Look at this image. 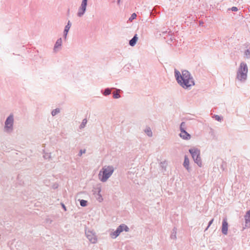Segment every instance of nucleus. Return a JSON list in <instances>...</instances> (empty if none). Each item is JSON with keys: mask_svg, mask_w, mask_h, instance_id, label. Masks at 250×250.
Instances as JSON below:
<instances>
[{"mask_svg": "<svg viewBox=\"0 0 250 250\" xmlns=\"http://www.w3.org/2000/svg\"><path fill=\"white\" fill-rule=\"evenodd\" d=\"M175 76L178 83L184 88H188L194 85L193 79L187 70H183L181 73L176 70Z\"/></svg>", "mask_w": 250, "mask_h": 250, "instance_id": "1", "label": "nucleus"}, {"mask_svg": "<svg viewBox=\"0 0 250 250\" xmlns=\"http://www.w3.org/2000/svg\"><path fill=\"white\" fill-rule=\"evenodd\" d=\"M114 169L112 167H105L100 171L99 177L100 179L105 182L111 175L113 172Z\"/></svg>", "mask_w": 250, "mask_h": 250, "instance_id": "2", "label": "nucleus"}, {"mask_svg": "<svg viewBox=\"0 0 250 250\" xmlns=\"http://www.w3.org/2000/svg\"><path fill=\"white\" fill-rule=\"evenodd\" d=\"M247 72L248 68L246 64L241 63L237 73V78L240 81L245 80L247 78Z\"/></svg>", "mask_w": 250, "mask_h": 250, "instance_id": "3", "label": "nucleus"}, {"mask_svg": "<svg viewBox=\"0 0 250 250\" xmlns=\"http://www.w3.org/2000/svg\"><path fill=\"white\" fill-rule=\"evenodd\" d=\"M185 126V123L183 122L181 124V133H180V137L184 139L188 140L190 138V135L187 133L184 129V128Z\"/></svg>", "mask_w": 250, "mask_h": 250, "instance_id": "4", "label": "nucleus"}, {"mask_svg": "<svg viewBox=\"0 0 250 250\" xmlns=\"http://www.w3.org/2000/svg\"><path fill=\"white\" fill-rule=\"evenodd\" d=\"M86 236L89 241L92 243H95L97 241V238L95 234L91 231H87L86 232Z\"/></svg>", "mask_w": 250, "mask_h": 250, "instance_id": "5", "label": "nucleus"}, {"mask_svg": "<svg viewBox=\"0 0 250 250\" xmlns=\"http://www.w3.org/2000/svg\"><path fill=\"white\" fill-rule=\"evenodd\" d=\"M87 0H83L82 2L81 8L78 13V15L79 17L82 16L86 10V7L87 5Z\"/></svg>", "mask_w": 250, "mask_h": 250, "instance_id": "6", "label": "nucleus"}, {"mask_svg": "<svg viewBox=\"0 0 250 250\" xmlns=\"http://www.w3.org/2000/svg\"><path fill=\"white\" fill-rule=\"evenodd\" d=\"M228 223L226 219H224L222 222V233L226 235L228 233Z\"/></svg>", "mask_w": 250, "mask_h": 250, "instance_id": "7", "label": "nucleus"}, {"mask_svg": "<svg viewBox=\"0 0 250 250\" xmlns=\"http://www.w3.org/2000/svg\"><path fill=\"white\" fill-rule=\"evenodd\" d=\"M13 123V116H10L7 119L5 122V127L6 128H11Z\"/></svg>", "mask_w": 250, "mask_h": 250, "instance_id": "8", "label": "nucleus"}, {"mask_svg": "<svg viewBox=\"0 0 250 250\" xmlns=\"http://www.w3.org/2000/svg\"><path fill=\"white\" fill-rule=\"evenodd\" d=\"M245 227L247 228L250 227V209L248 211L245 216Z\"/></svg>", "mask_w": 250, "mask_h": 250, "instance_id": "9", "label": "nucleus"}, {"mask_svg": "<svg viewBox=\"0 0 250 250\" xmlns=\"http://www.w3.org/2000/svg\"><path fill=\"white\" fill-rule=\"evenodd\" d=\"M189 152L192 155L193 159L199 158L200 155V151L198 149L196 148H191L189 149Z\"/></svg>", "mask_w": 250, "mask_h": 250, "instance_id": "10", "label": "nucleus"}, {"mask_svg": "<svg viewBox=\"0 0 250 250\" xmlns=\"http://www.w3.org/2000/svg\"><path fill=\"white\" fill-rule=\"evenodd\" d=\"M128 228L125 224L121 225L116 229V230L118 231L119 233H121L123 230L128 231Z\"/></svg>", "mask_w": 250, "mask_h": 250, "instance_id": "11", "label": "nucleus"}, {"mask_svg": "<svg viewBox=\"0 0 250 250\" xmlns=\"http://www.w3.org/2000/svg\"><path fill=\"white\" fill-rule=\"evenodd\" d=\"M138 40L137 35H135L134 37L130 41L129 44L130 45L133 46L135 45L137 41Z\"/></svg>", "mask_w": 250, "mask_h": 250, "instance_id": "12", "label": "nucleus"}, {"mask_svg": "<svg viewBox=\"0 0 250 250\" xmlns=\"http://www.w3.org/2000/svg\"><path fill=\"white\" fill-rule=\"evenodd\" d=\"M189 159H188V158L187 156H185L184 162V166L188 170H189Z\"/></svg>", "mask_w": 250, "mask_h": 250, "instance_id": "13", "label": "nucleus"}, {"mask_svg": "<svg viewBox=\"0 0 250 250\" xmlns=\"http://www.w3.org/2000/svg\"><path fill=\"white\" fill-rule=\"evenodd\" d=\"M70 26H71V24H70V21H69L67 24L65 26V29H64V36H65V38H66V36H67V33L70 28Z\"/></svg>", "mask_w": 250, "mask_h": 250, "instance_id": "14", "label": "nucleus"}, {"mask_svg": "<svg viewBox=\"0 0 250 250\" xmlns=\"http://www.w3.org/2000/svg\"><path fill=\"white\" fill-rule=\"evenodd\" d=\"M62 39L60 38V39H58L55 43V45L54 46L55 49H56L57 48L61 46L62 45Z\"/></svg>", "mask_w": 250, "mask_h": 250, "instance_id": "15", "label": "nucleus"}, {"mask_svg": "<svg viewBox=\"0 0 250 250\" xmlns=\"http://www.w3.org/2000/svg\"><path fill=\"white\" fill-rule=\"evenodd\" d=\"M195 162L197 163V164L199 166L201 167L202 166V162L200 159V157L199 156V158H195L194 159Z\"/></svg>", "mask_w": 250, "mask_h": 250, "instance_id": "16", "label": "nucleus"}, {"mask_svg": "<svg viewBox=\"0 0 250 250\" xmlns=\"http://www.w3.org/2000/svg\"><path fill=\"white\" fill-rule=\"evenodd\" d=\"M120 233H119V232L117 230L115 231L114 232L112 233L110 235H111V237L113 238H116L117 236H118L119 235Z\"/></svg>", "mask_w": 250, "mask_h": 250, "instance_id": "17", "label": "nucleus"}, {"mask_svg": "<svg viewBox=\"0 0 250 250\" xmlns=\"http://www.w3.org/2000/svg\"><path fill=\"white\" fill-rule=\"evenodd\" d=\"M120 233H119V232L117 230L115 231L114 232L112 233L110 235H111V237L113 238H116L117 236H118L119 235Z\"/></svg>", "mask_w": 250, "mask_h": 250, "instance_id": "18", "label": "nucleus"}, {"mask_svg": "<svg viewBox=\"0 0 250 250\" xmlns=\"http://www.w3.org/2000/svg\"><path fill=\"white\" fill-rule=\"evenodd\" d=\"M119 91H120V90H118L116 92H114L113 93V97L114 98L118 99L120 97V96L119 94Z\"/></svg>", "mask_w": 250, "mask_h": 250, "instance_id": "19", "label": "nucleus"}, {"mask_svg": "<svg viewBox=\"0 0 250 250\" xmlns=\"http://www.w3.org/2000/svg\"><path fill=\"white\" fill-rule=\"evenodd\" d=\"M80 205L82 207H85L87 205V201L84 200H82L80 201Z\"/></svg>", "mask_w": 250, "mask_h": 250, "instance_id": "20", "label": "nucleus"}, {"mask_svg": "<svg viewBox=\"0 0 250 250\" xmlns=\"http://www.w3.org/2000/svg\"><path fill=\"white\" fill-rule=\"evenodd\" d=\"M87 123V120L84 119L83 120L82 123L81 125V128H83Z\"/></svg>", "mask_w": 250, "mask_h": 250, "instance_id": "21", "label": "nucleus"}, {"mask_svg": "<svg viewBox=\"0 0 250 250\" xmlns=\"http://www.w3.org/2000/svg\"><path fill=\"white\" fill-rule=\"evenodd\" d=\"M60 112V110L59 109H56L52 111V115L53 116L56 115L57 113H58Z\"/></svg>", "mask_w": 250, "mask_h": 250, "instance_id": "22", "label": "nucleus"}, {"mask_svg": "<svg viewBox=\"0 0 250 250\" xmlns=\"http://www.w3.org/2000/svg\"><path fill=\"white\" fill-rule=\"evenodd\" d=\"M110 93H111V90L109 89H106L105 90V91L104 92V95H108L110 94Z\"/></svg>", "mask_w": 250, "mask_h": 250, "instance_id": "23", "label": "nucleus"}, {"mask_svg": "<svg viewBox=\"0 0 250 250\" xmlns=\"http://www.w3.org/2000/svg\"><path fill=\"white\" fill-rule=\"evenodd\" d=\"M214 118H215V120H216L219 122H221L222 119V118L218 115H215Z\"/></svg>", "mask_w": 250, "mask_h": 250, "instance_id": "24", "label": "nucleus"}, {"mask_svg": "<svg viewBox=\"0 0 250 250\" xmlns=\"http://www.w3.org/2000/svg\"><path fill=\"white\" fill-rule=\"evenodd\" d=\"M136 17V14L135 13H133L132 14L130 18V20H132L134 19H135Z\"/></svg>", "mask_w": 250, "mask_h": 250, "instance_id": "25", "label": "nucleus"}, {"mask_svg": "<svg viewBox=\"0 0 250 250\" xmlns=\"http://www.w3.org/2000/svg\"><path fill=\"white\" fill-rule=\"evenodd\" d=\"M146 132L148 136H151L152 135V132L150 130L147 129Z\"/></svg>", "mask_w": 250, "mask_h": 250, "instance_id": "26", "label": "nucleus"}, {"mask_svg": "<svg viewBox=\"0 0 250 250\" xmlns=\"http://www.w3.org/2000/svg\"><path fill=\"white\" fill-rule=\"evenodd\" d=\"M231 10L233 11H237L238 10V9L236 7H232L231 8Z\"/></svg>", "mask_w": 250, "mask_h": 250, "instance_id": "27", "label": "nucleus"}, {"mask_svg": "<svg viewBox=\"0 0 250 250\" xmlns=\"http://www.w3.org/2000/svg\"><path fill=\"white\" fill-rule=\"evenodd\" d=\"M213 219L209 221L208 228L212 224V223H213Z\"/></svg>", "mask_w": 250, "mask_h": 250, "instance_id": "28", "label": "nucleus"}, {"mask_svg": "<svg viewBox=\"0 0 250 250\" xmlns=\"http://www.w3.org/2000/svg\"><path fill=\"white\" fill-rule=\"evenodd\" d=\"M83 153H85V150H84L83 151L82 150L80 151V153H81V155H82L83 154Z\"/></svg>", "mask_w": 250, "mask_h": 250, "instance_id": "29", "label": "nucleus"}, {"mask_svg": "<svg viewBox=\"0 0 250 250\" xmlns=\"http://www.w3.org/2000/svg\"><path fill=\"white\" fill-rule=\"evenodd\" d=\"M62 208H65V207H64V205H63Z\"/></svg>", "mask_w": 250, "mask_h": 250, "instance_id": "30", "label": "nucleus"}]
</instances>
